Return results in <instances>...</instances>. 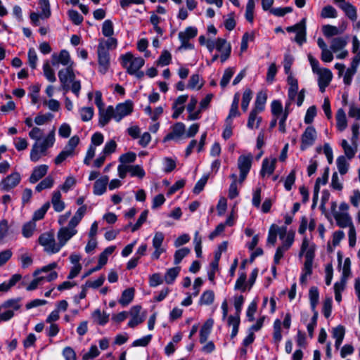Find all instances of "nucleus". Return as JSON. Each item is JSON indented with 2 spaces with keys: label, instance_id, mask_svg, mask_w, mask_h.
<instances>
[{
  "label": "nucleus",
  "instance_id": "obj_1",
  "mask_svg": "<svg viewBox=\"0 0 360 360\" xmlns=\"http://www.w3.org/2000/svg\"><path fill=\"white\" fill-rule=\"evenodd\" d=\"M86 212V207L85 205L81 206L70 220L68 226L59 229L58 232V240L60 248L63 247L72 237L77 234V231L76 226L81 221Z\"/></svg>",
  "mask_w": 360,
  "mask_h": 360
},
{
  "label": "nucleus",
  "instance_id": "obj_2",
  "mask_svg": "<svg viewBox=\"0 0 360 360\" xmlns=\"http://www.w3.org/2000/svg\"><path fill=\"white\" fill-rule=\"evenodd\" d=\"M56 266L57 264L53 262L40 269H36L33 273L34 279L27 286V290L29 291L35 290L39 285H41L46 282L56 280L58 277V274L53 270L56 268Z\"/></svg>",
  "mask_w": 360,
  "mask_h": 360
},
{
  "label": "nucleus",
  "instance_id": "obj_3",
  "mask_svg": "<svg viewBox=\"0 0 360 360\" xmlns=\"http://www.w3.org/2000/svg\"><path fill=\"white\" fill-rule=\"evenodd\" d=\"M56 142L55 129L53 128L41 141H35L30 150V160L32 162L39 161L43 156L46 155L47 150L53 146Z\"/></svg>",
  "mask_w": 360,
  "mask_h": 360
},
{
  "label": "nucleus",
  "instance_id": "obj_4",
  "mask_svg": "<svg viewBox=\"0 0 360 360\" xmlns=\"http://www.w3.org/2000/svg\"><path fill=\"white\" fill-rule=\"evenodd\" d=\"M121 63L127 72L138 78L143 76V72L140 69L144 65L145 60L141 57H136L131 53H127L120 57Z\"/></svg>",
  "mask_w": 360,
  "mask_h": 360
},
{
  "label": "nucleus",
  "instance_id": "obj_5",
  "mask_svg": "<svg viewBox=\"0 0 360 360\" xmlns=\"http://www.w3.org/2000/svg\"><path fill=\"white\" fill-rule=\"evenodd\" d=\"M308 59L312 72L318 75L319 86L321 91L323 92L332 80L333 74L329 69L321 68L319 61L314 58L311 54L308 55Z\"/></svg>",
  "mask_w": 360,
  "mask_h": 360
},
{
  "label": "nucleus",
  "instance_id": "obj_6",
  "mask_svg": "<svg viewBox=\"0 0 360 360\" xmlns=\"http://www.w3.org/2000/svg\"><path fill=\"white\" fill-rule=\"evenodd\" d=\"M360 42L356 37H354L352 39V51L356 54L353 58L352 67L348 68L343 75V80L345 84H350L352 78L356 72V68L360 63Z\"/></svg>",
  "mask_w": 360,
  "mask_h": 360
},
{
  "label": "nucleus",
  "instance_id": "obj_7",
  "mask_svg": "<svg viewBox=\"0 0 360 360\" xmlns=\"http://www.w3.org/2000/svg\"><path fill=\"white\" fill-rule=\"evenodd\" d=\"M38 242L49 254H55L60 250V246L56 243L54 236L51 233L46 232L40 235Z\"/></svg>",
  "mask_w": 360,
  "mask_h": 360
},
{
  "label": "nucleus",
  "instance_id": "obj_8",
  "mask_svg": "<svg viewBox=\"0 0 360 360\" xmlns=\"http://www.w3.org/2000/svg\"><path fill=\"white\" fill-rule=\"evenodd\" d=\"M165 234L161 231H155L152 238V247L153 252L151 254V259L158 260L162 254L166 252V246L163 244Z\"/></svg>",
  "mask_w": 360,
  "mask_h": 360
},
{
  "label": "nucleus",
  "instance_id": "obj_9",
  "mask_svg": "<svg viewBox=\"0 0 360 360\" xmlns=\"http://www.w3.org/2000/svg\"><path fill=\"white\" fill-rule=\"evenodd\" d=\"M103 141L104 136L100 132H96L91 136V143L88 148L86 156L84 159V163L85 165H90L91 161L95 156L96 148L101 146L103 143Z\"/></svg>",
  "mask_w": 360,
  "mask_h": 360
},
{
  "label": "nucleus",
  "instance_id": "obj_10",
  "mask_svg": "<svg viewBox=\"0 0 360 360\" xmlns=\"http://www.w3.org/2000/svg\"><path fill=\"white\" fill-rule=\"evenodd\" d=\"M198 34V30L195 27H188L184 31L179 33L178 37L181 41L179 49H192L193 46L189 42L191 39L194 38Z\"/></svg>",
  "mask_w": 360,
  "mask_h": 360
},
{
  "label": "nucleus",
  "instance_id": "obj_11",
  "mask_svg": "<svg viewBox=\"0 0 360 360\" xmlns=\"http://www.w3.org/2000/svg\"><path fill=\"white\" fill-rule=\"evenodd\" d=\"M114 120L120 122L124 117L130 115L133 111V103L130 101L119 103L115 108L113 107Z\"/></svg>",
  "mask_w": 360,
  "mask_h": 360
},
{
  "label": "nucleus",
  "instance_id": "obj_12",
  "mask_svg": "<svg viewBox=\"0 0 360 360\" xmlns=\"http://www.w3.org/2000/svg\"><path fill=\"white\" fill-rule=\"evenodd\" d=\"M21 181V175L18 172H13L0 182V188L8 191L16 187Z\"/></svg>",
  "mask_w": 360,
  "mask_h": 360
},
{
  "label": "nucleus",
  "instance_id": "obj_13",
  "mask_svg": "<svg viewBox=\"0 0 360 360\" xmlns=\"http://www.w3.org/2000/svg\"><path fill=\"white\" fill-rule=\"evenodd\" d=\"M51 63L53 66L61 65L66 68L73 65L69 52L65 49L61 50L58 53H54L52 54Z\"/></svg>",
  "mask_w": 360,
  "mask_h": 360
},
{
  "label": "nucleus",
  "instance_id": "obj_14",
  "mask_svg": "<svg viewBox=\"0 0 360 360\" xmlns=\"http://www.w3.org/2000/svg\"><path fill=\"white\" fill-rule=\"evenodd\" d=\"M129 315L131 319L128 322V326L130 328H134L145 320L146 314L145 312L141 311V307L140 306L136 305L131 308Z\"/></svg>",
  "mask_w": 360,
  "mask_h": 360
},
{
  "label": "nucleus",
  "instance_id": "obj_15",
  "mask_svg": "<svg viewBox=\"0 0 360 360\" xmlns=\"http://www.w3.org/2000/svg\"><path fill=\"white\" fill-rule=\"evenodd\" d=\"M317 134L314 127L309 126L306 128L301 138V150H304L312 146L316 139Z\"/></svg>",
  "mask_w": 360,
  "mask_h": 360
},
{
  "label": "nucleus",
  "instance_id": "obj_16",
  "mask_svg": "<svg viewBox=\"0 0 360 360\" xmlns=\"http://www.w3.org/2000/svg\"><path fill=\"white\" fill-rule=\"evenodd\" d=\"M58 78L63 89L68 90L70 82L75 78L72 66L60 70L58 72Z\"/></svg>",
  "mask_w": 360,
  "mask_h": 360
},
{
  "label": "nucleus",
  "instance_id": "obj_17",
  "mask_svg": "<svg viewBox=\"0 0 360 360\" xmlns=\"http://www.w3.org/2000/svg\"><path fill=\"white\" fill-rule=\"evenodd\" d=\"M315 245L308 238H304L300 248V257L304 256L305 259H314L315 256Z\"/></svg>",
  "mask_w": 360,
  "mask_h": 360
},
{
  "label": "nucleus",
  "instance_id": "obj_18",
  "mask_svg": "<svg viewBox=\"0 0 360 360\" xmlns=\"http://www.w3.org/2000/svg\"><path fill=\"white\" fill-rule=\"evenodd\" d=\"M333 2L345 13L351 20H356V9L353 5L345 0H333Z\"/></svg>",
  "mask_w": 360,
  "mask_h": 360
},
{
  "label": "nucleus",
  "instance_id": "obj_19",
  "mask_svg": "<svg viewBox=\"0 0 360 360\" xmlns=\"http://www.w3.org/2000/svg\"><path fill=\"white\" fill-rule=\"evenodd\" d=\"M216 50L220 53V60L224 63L230 56L231 46L225 39H217Z\"/></svg>",
  "mask_w": 360,
  "mask_h": 360
},
{
  "label": "nucleus",
  "instance_id": "obj_20",
  "mask_svg": "<svg viewBox=\"0 0 360 360\" xmlns=\"http://www.w3.org/2000/svg\"><path fill=\"white\" fill-rule=\"evenodd\" d=\"M276 162L277 158L274 156H270L264 158L262 161V169L260 171L261 175L262 176H269L271 175L275 170Z\"/></svg>",
  "mask_w": 360,
  "mask_h": 360
},
{
  "label": "nucleus",
  "instance_id": "obj_21",
  "mask_svg": "<svg viewBox=\"0 0 360 360\" xmlns=\"http://www.w3.org/2000/svg\"><path fill=\"white\" fill-rule=\"evenodd\" d=\"M185 133V124L182 122H177L172 127V131L165 137L164 141L179 140L184 136Z\"/></svg>",
  "mask_w": 360,
  "mask_h": 360
},
{
  "label": "nucleus",
  "instance_id": "obj_22",
  "mask_svg": "<svg viewBox=\"0 0 360 360\" xmlns=\"http://www.w3.org/2000/svg\"><path fill=\"white\" fill-rule=\"evenodd\" d=\"M98 70L102 74H105L110 64V53L108 51H103L97 49Z\"/></svg>",
  "mask_w": 360,
  "mask_h": 360
},
{
  "label": "nucleus",
  "instance_id": "obj_23",
  "mask_svg": "<svg viewBox=\"0 0 360 360\" xmlns=\"http://www.w3.org/2000/svg\"><path fill=\"white\" fill-rule=\"evenodd\" d=\"M295 239V233L292 231H287L286 226H282L280 231L281 247L288 250L292 246Z\"/></svg>",
  "mask_w": 360,
  "mask_h": 360
},
{
  "label": "nucleus",
  "instance_id": "obj_24",
  "mask_svg": "<svg viewBox=\"0 0 360 360\" xmlns=\"http://www.w3.org/2000/svg\"><path fill=\"white\" fill-rule=\"evenodd\" d=\"M188 99V95H181L177 97V98L174 101L172 110L174 112L172 114V118L177 119L179 116L184 112V103L186 102Z\"/></svg>",
  "mask_w": 360,
  "mask_h": 360
},
{
  "label": "nucleus",
  "instance_id": "obj_25",
  "mask_svg": "<svg viewBox=\"0 0 360 360\" xmlns=\"http://www.w3.org/2000/svg\"><path fill=\"white\" fill-rule=\"evenodd\" d=\"M108 181L109 178L108 176H103L96 179L93 188L94 194L96 195H101L104 194L106 191Z\"/></svg>",
  "mask_w": 360,
  "mask_h": 360
},
{
  "label": "nucleus",
  "instance_id": "obj_26",
  "mask_svg": "<svg viewBox=\"0 0 360 360\" xmlns=\"http://www.w3.org/2000/svg\"><path fill=\"white\" fill-rule=\"evenodd\" d=\"M239 101H240V94L239 93L235 94L233 96V99L231 105V108L229 110V113L226 118V122H232L233 123V119L237 117H239L240 115V113L238 110V105H239Z\"/></svg>",
  "mask_w": 360,
  "mask_h": 360
},
{
  "label": "nucleus",
  "instance_id": "obj_27",
  "mask_svg": "<svg viewBox=\"0 0 360 360\" xmlns=\"http://www.w3.org/2000/svg\"><path fill=\"white\" fill-rule=\"evenodd\" d=\"M51 205L56 212H61L65 208V203L62 200V195L60 190H56L52 193Z\"/></svg>",
  "mask_w": 360,
  "mask_h": 360
},
{
  "label": "nucleus",
  "instance_id": "obj_28",
  "mask_svg": "<svg viewBox=\"0 0 360 360\" xmlns=\"http://www.w3.org/2000/svg\"><path fill=\"white\" fill-rule=\"evenodd\" d=\"M114 119L113 106L109 105L105 109L99 110V124L102 127L106 125L110 119Z\"/></svg>",
  "mask_w": 360,
  "mask_h": 360
},
{
  "label": "nucleus",
  "instance_id": "obj_29",
  "mask_svg": "<svg viewBox=\"0 0 360 360\" xmlns=\"http://www.w3.org/2000/svg\"><path fill=\"white\" fill-rule=\"evenodd\" d=\"M107 39H101L98 45V50L108 51L115 49L117 46V40L113 37H107Z\"/></svg>",
  "mask_w": 360,
  "mask_h": 360
},
{
  "label": "nucleus",
  "instance_id": "obj_30",
  "mask_svg": "<svg viewBox=\"0 0 360 360\" xmlns=\"http://www.w3.org/2000/svg\"><path fill=\"white\" fill-rule=\"evenodd\" d=\"M48 169L49 167L46 165H41L34 167L30 177V181L32 184L38 181L46 174Z\"/></svg>",
  "mask_w": 360,
  "mask_h": 360
},
{
  "label": "nucleus",
  "instance_id": "obj_31",
  "mask_svg": "<svg viewBox=\"0 0 360 360\" xmlns=\"http://www.w3.org/2000/svg\"><path fill=\"white\" fill-rule=\"evenodd\" d=\"M281 229L282 226H278L276 224H272L270 226L266 239L267 245L271 247L275 245L277 240V236H278L280 237V231Z\"/></svg>",
  "mask_w": 360,
  "mask_h": 360
},
{
  "label": "nucleus",
  "instance_id": "obj_32",
  "mask_svg": "<svg viewBox=\"0 0 360 360\" xmlns=\"http://www.w3.org/2000/svg\"><path fill=\"white\" fill-rule=\"evenodd\" d=\"M260 112L255 110H251L250 112L247 127L250 129H258L262 121V118L259 115Z\"/></svg>",
  "mask_w": 360,
  "mask_h": 360
},
{
  "label": "nucleus",
  "instance_id": "obj_33",
  "mask_svg": "<svg viewBox=\"0 0 360 360\" xmlns=\"http://www.w3.org/2000/svg\"><path fill=\"white\" fill-rule=\"evenodd\" d=\"M287 82L289 85L288 93V98L290 100H295L298 91L297 80L292 76V74H290V75L288 76Z\"/></svg>",
  "mask_w": 360,
  "mask_h": 360
},
{
  "label": "nucleus",
  "instance_id": "obj_34",
  "mask_svg": "<svg viewBox=\"0 0 360 360\" xmlns=\"http://www.w3.org/2000/svg\"><path fill=\"white\" fill-rule=\"evenodd\" d=\"M252 155L249 153L241 155L238 159V167L240 171L249 172L251 167Z\"/></svg>",
  "mask_w": 360,
  "mask_h": 360
},
{
  "label": "nucleus",
  "instance_id": "obj_35",
  "mask_svg": "<svg viewBox=\"0 0 360 360\" xmlns=\"http://www.w3.org/2000/svg\"><path fill=\"white\" fill-rule=\"evenodd\" d=\"M214 321L212 319H208L207 321L202 325L200 330V342L205 343L211 333Z\"/></svg>",
  "mask_w": 360,
  "mask_h": 360
},
{
  "label": "nucleus",
  "instance_id": "obj_36",
  "mask_svg": "<svg viewBox=\"0 0 360 360\" xmlns=\"http://www.w3.org/2000/svg\"><path fill=\"white\" fill-rule=\"evenodd\" d=\"M338 260L340 266L342 268V278L341 280H343L345 281L347 278L350 274V266H351V261L349 258H345L343 262V264L342 266V255L340 252H338Z\"/></svg>",
  "mask_w": 360,
  "mask_h": 360
},
{
  "label": "nucleus",
  "instance_id": "obj_37",
  "mask_svg": "<svg viewBox=\"0 0 360 360\" xmlns=\"http://www.w3.org/2000/svg\"><path fill=\"white\" fill-rule=\"evenodd\" d=\"M334 217L336 219L338 225L341 227H350L352 224V219L348 212H335Z\"/></svg>",
  "mask_w": 360,
  "mask_h": 360
},
{
  "label": "nucleus",
  "instance_id": "obj_38",
  "mask_svg": "<svg viewBox=\"0 0 360 360\" xmlns=\"http://www.w3.org/2000/svg\"><path fill=\"white\" fill-rule=\"evenodd\" d=\"M345 330L342 326H338L332 329L333 338L335 340V345L339 348L344 339Z\"/></svg>",
  "mask_w": 360,
  "mask_h": 360
},
{
  "label": "nucleus",
  "instance_id": "obj_39",
  "mask_svg": "<svg viewBox=\"0 0 360 360\" xmlns=\"http://www.w3.org/2000/svg\"><path fill=\"white\" fill-rule=\"evenodd\" d=\"M267 96L265 92L260 91L257 94L255 107L252 110L262 112L265 108Z\"/></svg>",
  "mask_w": 360,
  "mask_h": 360
},
{
  "label": "nucleus",
  "instance_id": "obj_40",
  "mask_svg": "<svg viewBox=\"0 0 360 360\" xmlns=\"http://www.w3.org/2000/svg\"><path fill=\"white\" fill-rule=\"evenodd\" d=\"M337 128L339 131H344L347 127L346 114L343 109L340 108L336 113Z\"/></svg>",
  "mask_w": 360,
  "mask_h": 360
},
{
  "label": "nucleus",
  "instance_id": "obj_41",
  "mask_svg": "<svg viewBox=\"0 0 360 360\" xmlns=\"http://www.w3.org/2000/svg\"><path fill=\"white\" fill-rule=\"evenodd\" d=\"M341 146L344 150L345 156L348 159H352V158L354 157L357 150L356 142L354 144L352 143V146H350L347 141V140L343 139L341 141Z\"/></svg>",
  "mask_w": 360,
  "mask_h": 360
},
{
  "label": "nucleus",
  "instance_id": "obj_42",
  "mask_svg": "<svg viewBox=\"0 0 360 360\" xmlns=\"http://www.w3.org/2000/svg\"><path fill=\"white\" fill-rule=\"evenodd\" d=\"M180 271L181 267L179 266L168 269L164 276V281L165 283L167 284H172L179 276Z\"/></svg>",
  "mask_w": 360,
  "mask_h": 360
},
{
  "label": "nucleus",
  "instance_id": "obj_43",
  "mask_svg": "<svg viewBox=\"0 0 360 360\" xmlns=\"http://www.w3.org/2000/svg\"><path fill=\"white\" fill-rule=\"evenodd\" d=\"M134 289L132 288L124 290L121 295L119 302L122 306L128 305L134 299Z\"/></svg>",
  "mask_w": 360,
  "mask_h": 360
},
{
  "label": "nucleus",
  "instance_id": "obj_44",
  "mask_svg": "<svg viewBox=\"0 0 360 360\" xmlns=\"http://www.w3.org/2000/svg\"><path fill=\"white\" fill-rule=\"evenodd\" d=\"M309 297L310 301L311 308L313 312L317 311L316 307L319 300V292L316 287H311L309 289Z\"/></svg>",
  "mask_w": 360,
  "mask_h": 360
},
{
  "label": "nucleus",
  "instance_id": "obj_45",
  "mask_svg": "<svg viewBox=\"0 0 360 360\" xmlns=\"http://www.w3.org/2000/svg\"><path fill=\"white\" fill-rule=\"evenodd\" d=\"M347 40L344 37H337L334 38L331 41L330 49L334 53L339 52V51L342 50L347 45Z\"/></svg>",
  "mask_w": 360,
  "mask_h": 360
},
{
  "label": "nucleus",
  "instance_id": "obj_46",
  "mask_svg": "<svg viewBox=\"0 0 360 360\" xmlns=\"http://www.w3.org/2000/svg\"><path fill=\"white\" fill-rule=\"evenodd\" d=\"M53 115L50 113H38L34 118V122L37 126L44 125L52 120Z\"/></svg>",
  "mask_w": 360,
  "mask_h": 360
},
{
  "label": "nucleus",
  "instance_id": "obj_47",
  "mask_svg": "<svg viewBox=\"0 0 360 360\" xmlns=\"http://www.w3.org/2000/svg\"><path fill=\"white\" fill-rule=\"evenodd\" d=\"M313 261L314 259H305L300 276L302 283H304L307 280V278L311 274Z\"/></svg>",
  "mask_w": 360,
  "mask_h": 360
},
{
  "label": "nucleus",
  "instance_id": "obj_48",
  "mask_svg": "<svg viewBox=\"0 0 360 360\" xmlns=\"http://www.w3.org/2000/svg\"><path fill=\"white\" fill-rule=\"evenodd\" d=\"M214 301V293L211 290H205L202 292L199 300L200 305H210Z\"/></svg>",
  "mask_w": 360,
  "mask_h": 360
},
{
  "label": "nucleus",
  "instance_id": "obj_49",
  "mask_svg": "<svg viewBox=\"0 0 360 360\" xmlns=\"http://www.w3.org/2000/svg\"><path fill=\"white\" fill-rule=\"evenodd\" d=\"M36 230V222L30 221L23 224L22 227V234L25 238H30Z\"/></svg>",
  "mask_w": 360,
  "mask_h": 360
},
{
  "label": "nucleus",
  "instance_id": "obj_50",
  "mask_svg": "<svg viewBox=\"0 0 360 360\" xmlns=\"http://www.w3.org/2000/svg\"><path fill=\"white\" fill-rule=\"evenodd\" d=\"M328 179V169H327L323 174L319 177L316 181V184L314 186V200H316L318 198L320 186L326 184Z\"/></svg>",
  "mask_w": 360,
  "mask_h": 360
},
{
  "label": "nucleus",
  "instance_id": "obj_51",
  "mask_svg": "<svg viewBox=\"0 0 360 360\" xmlns=\"http://www.w3.org/2000/svg\"><path fill=\"white\" fill-rule=\"evenodd\" d=\"M79 114L83 122H89L94 116V110L92 107H82L79 109Z\"/></svg>",
  "mask_w": 360,
  "mask_h": 360
},
{
  "label": "nucleus",
  "instance_id": "obj_52",
  "mask_svg": "<svg viewBox=\"0 0 360 360\" xmlns=\"http://www.w3.org/2000/svg\"><path fill=\"white\" fill-rule=\"evenodd\" d=\"M43 72L44 77L49 82L51 83L56 82V77L54 70L52 69L48 61L45 62L43 65Z\"/></svg>",
  "mask_w": 360,
  "mask_h": 360
},
{
  "label": "nucleus",
  "instance_id": "obj_53",
  "mask_svg": "<svg viewBox=\"0 0 360 360\" xmlns=\"http://www.w3.org/2000/svg\"><path fill=\"white\" fill-rule=\"evenodd\" d=\"M92 318L94 321L100 325H104L108 321V315L102 312L100 309H96L93 312Z\"/></svg>",
  "mask_w": 360,
  "mask_h": 360
},
{
  "label": "nucleus",
  "instance_id": "obj_54",
  "mask_svg": "<svg viewBox=\"0 0 360 360\" xmlns=\"http://www.w3.org/2000/svg\"><path fill=\"white\" fill-rule=\"evenodd\" d=\"M234 289L236 290H240L242 292H245L247 289H248V285L246 282V275L245 273H241L239 275V277L236 281Z\"/></svg>",
  "mask_w": 360,
  "mask_h": 360
},
{
  "label": "nucleus",
  "instance_id": "obj_55",
  "mask_svg": "<svg viewBox=\"0 0 360 360\" xmlns=\"http://www.w3.org/2000/svg\"><path fill=\"white\" fill-rule=\"evenodd\" d=\"M255 7V4L254 0H248L246 8H245V19L251 24L253 23L254 20V10Z\"/></svg>",
  "mask_w": 360,
  "mask_h": 360
},
{
  "label": "nucleus",
  "instance_id": "obj_56",
  "mask_svg": "<svg viewBox=\"0 0 360 360\" xmlns=\"http://www.w3.org/2000/svg\"><path fill=\"white\" fill-rule=\"evenodd\" d=\"M101 32L104 37H112L114 34V25L110 20H105L101 27Z\"/></svg>",
  "mask_w": 360,
  "mask_h": 360
},
{
  "label": "nucleus",
  "instance_id": "obj_57",
  "mask_svg": "<svg viewBox=\"0 0 360 360\" xmlns=\"http://www.w3.org/2000/svg\"><path fill=\"white\" fill-rule=\"evenodd\" d=\"M345 281L341 280L336 282L334 285L335 300L337 302L340 303L342 301V292L345 290Z\"/></svg>",
  "mask_w": 360,
  "mask_h": 360
},
{
  "label": "nucleus",
  "instance_id": "obj_58",
  "mask_svg": "<svg viewBox=\"0 0 360 360\" xmlns=\"http://www.w3.org/2000/svg\"><path fill=\"white\" fill-rule=\"evenodd\" d=\"M54 184L53 178L51 176H48L44 179H43L39 184H38L36 186V191L38 192L41 191L42 190L51 188Z\"/></svg>",
  "mask_w": 360,
  "mask_h": 360
},
{
  "label": "nucleus",
  "instance_id": "obj_59",
  "mask_svg": "<svg viewBox=\"0 0 360 360\" xmlns=\"http://www.w3.org/2000/svg\"><path fill=\"white\" fill-rule=\"evenodd\" d=\"M50 207V203L49 202L44 203L39 209L37 210L33 214L32 221L36 222V221L40 220L44 218L45 214Z\"/></svg>",
  "mask_w": 360,
  "mask_h": 360
},
{
  "label": "nucleus",
  "instance_id": "obj_60",
  "mask_svg": "<svg viewBox=\"0 0 360 360\" xmlns=\"http://www.w3.org/2000/svg\"><path fill=\"white\" fill-rule=\"evenodd\" d=\"M79 141H80V139H79V136L77 135H75L69 139L68 143L65 145L64 148L65 150H68L72 154L75 155V149H76L77 146H78V144L79 143Z\"/></svg>",
  "mask_w": 360,
  "mask_h": 360
},
{
  "label": "nucleus",
  "instance_id": "obj_61",
  "mask_svg": "<svg viewBox=\"0 0 360 360\" xmlns=\"http://www.w3.org/2000/svg\"><path fill=\"white\" fill-rule=\"evenodd\" d=\"M271 110L274 116L279 118L283 113V109L281 103L278 100H274L271 102Z\"/></svg>",
  "mask_w": 360,
  "mask_h": 360
},
{
  "label": "nucleus",
  "instance_id": "obj_62",
  "mask_svg": "<svg viewBox=\"0 0 360 360\" xmlns=\"http://www.w3.org/2000/svg\"><path fill=\"white\" fill-rule=\"evenodd\" d=\"M337 16V11L331 6H326L321 10V17L323 18H335Z\"/></svg>",
  "mask_w": 360,
  "mask_h": 360
},
{
  "label": "nucleus",
  "instance_id": "obj_63",
  "mask_svg": "<svg viewBox=\"0 0 360 360\" xmlns=\"http://www.w3.org/2000/svg\"><path fill=\"white\" fill-rule=\"evenodd\" d=\"M322 31L323 34L327 37H330L333 36L338 35L343 32L342 30H340L337 27L327 25H324L322 27Z\"/></svg>",
  "mask_w": 360,
  "mask_h": 360
},
{
  "label": "nucleus",
  "instance_id": "obj_64",
  "mask_svg": "<svg viewBox=\"0 0 360 360\" xmlns=\"http://www.w3.org/2000/svg\"><path fill=\"white\" fill-rule=\"evenodd\" d=\"M76 184V179L72 176H68L65 182L59 186L60 191H62L65 193L68 192L71 188H72Z\"/></svg>",
  "mask_w": 360,
  "mask_h": 360
}]
</instances>
